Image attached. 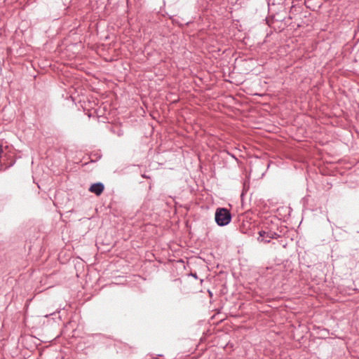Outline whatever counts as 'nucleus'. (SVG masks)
Masks as SVG:
<instances>
[{
	"label": "nucleus",
	"instance_id": "nucleus-3",
	"mask_svg": "<svg viewBox=\"0 0 359 359\" xmlns=\"http://www.w3.org/2000/svg\"><path fill=\"white\" fill-rule=\"evenodd\" d=\"M259 237H268V238H274V236L276 235V233L272 232H266L265 231H260L259 232Z\"/></svg>",
	"mask_w": 359,
	"mask_h": 359
},
{
	"label": "nucleus",
	"instance_id": "nucleus-4",
	"mask_svg": "<svg viewBox=\"0 0 359 359\" xmlns=\"http://www.w3.org/2000/svg\"><path fill=\"white\" fill-rule=\"evenodd\" d=\"M1 154H2V148H1V145L0 144V168L1 167Z\"/></svg>",
	"mask_w": 359,
	"mask_h": 359
},
{
	"label": "nucleus",
	"instance_id": "nucleus-1",
	"mask_svg": "<svg viewBox=\"0 0 359 359\" xmlns=\"http://www.w3.org/2000/svg\"><path fill=\"white\" fill-rule=\"evenodd\" d=\"M231 219L230 212L226 208H217L215 212V222L219 226L228 224Z\"/></svg>",
	"mask_w": 359,
	"mask_h": 359
},
{
	"label": "nucleus",
	"instance_id": "nucleus-2",
	"mask_svg": "<svg viewBox=\"0 0 359 359\" xmlns=\"http://www.w3.org/2000/svg\"><path fill=\"white\" fill-rule=\"evenodd\" d=\"M104 189V185L98 182L93 184L89 188V191L95 194L97 196H100L103 192Z\"/></svg>",
	"mask_w": 359,
	"mask_h": 359
}]
</instances>
